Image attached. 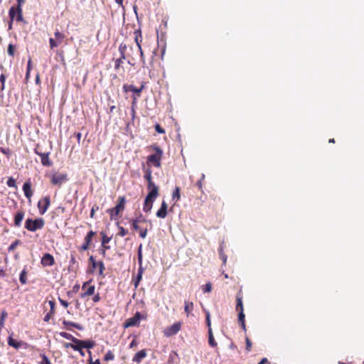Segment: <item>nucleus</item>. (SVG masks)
Here are the masks:
<instances>
[{
	"mask_svg": "<svg viewBox=\"0 0 364 364\" xmlns=\"http://www.w3.org/2000/svg\"><path fill=\"white\" fill-rule=\"evenodd\" d=\"M23 191L25 196L28 199H31L33 196V191L31 189V183L30 180L26 181L23 186Z\"/></svg>",
	"mask_w": 364,
	"mask_h": 364,
	"instance_id": "18",
	"label": "nucleus"
},
{
	"mask_svg": "<svg viewBox=\"0 0 364 364\" xmlns=\"http://www.w3.org/2000/svg\"><path fill=\"white\" fill-rule=\"evenodd\" d=\"M144 88V85H141V87L139 88L136 87L133 85H128V84H125L123 86V90L125 92H127L129 91L133 92L134 93L136 94L137 97H140L141 91L143 90Z\"/></svg>",
	"mask_w": 364,
	"mask_h": 364,
	"instance_id": "15",
	"label": "nucleus"
},
{
	"mask_svg": "<svg viewBox=\"0 0 364 364\" xmlns=\"http://www.w3.org/2000/svg\"><path fill=\"white\" fill-rule=\"evenodd\" d=\"M82 343H83L84 348H87V349L92 348L95 346V341H90V340H83Z\"/></svg>",
	"mask_w": 364,
	"mask_h": 364,
	"instance_id": "34",
	"label": "nucleus"
},
{
	"mask_svg": "<svg viewBox=\"0 0 364 364\" xmlns=\"http://www.w3.org/2000/svg\"><path fill=\"white\" fill-rule=\"evenodd\" d=\"M139 52L140 53V58H141V60L143 63V66H144L145 65V56H144V52H143V50L142 48H141V50H139Z\"/></svg>",
	"mask_w": 364,
	"mask_h": 364,
	"instance_id": "58",
	"label": "nucleus"
},
{
	"mask_svg": "<svg viewBox=\"0 0 364 364\" xmlns=\"http://www.w3.org/2000/svg\"><path fill=\"white\" fill-rule=\"evenodd\" d=\"M63 324L64 325V326L65 327V328L67 330H70V327H74L78 330H80L82 331L83 329V327L79 324V323H74V322H72V321H66V320H64L63 321Z\"/></svg>",
	"mask_w": 364,
	"mask_h": 364,
	"instance_id": "23",
	"label": "nucleus"
},
{
	"mask_svg": "<svg viewBox=\"0 0 364 364\" xmlns=\"http://www.w3.org/2000/svg\"><path fill=\"white\" fill-rule=\"evenodd\" d=\"M168 205L165 200H163L161 208L156 212V216L159 218H165L167 216Z\"/></svg>",
	"mask_w": 364,
	"mask_h": 364,
	"instance_id": "17",
	"label": "nucleus"
},
{
	"mask_svg": "<svg viewBox=\"0 0 364 364\" xmlns=\"http://www.w3.org/2000/svg\"><path fill=\"white\" fill-rule=\"evenodd\" d=\"M244 311H238V322L244 331H246Z\"/></svg>",
	"mask_w": 364,
	"mask_h": 364,
	"instance_id": "28",
	"label": "nucleus"
},
{
	"mask_svg": "<svg viewBox=\"0 0 364 364\" xmlns=\"http://www.w3.org/2000/svg\"><path fill=\"white\" fill-rule=\"evenodd\" d=\"M259 363V364H270L269 360L266 358H262Z\"/></svg>",
	"mask_w": 364,
	"mask_h": 364,
	"instance_id": "64",
	"label": "nucleus"
},
{
	"mask_svg": "<svg viewBox=\"0 0 364 364\" xmlns=\"http://www.w3.org/2000/svg\"><path fill=\"white\" fill-rule=\"evenodd\" d=\"M83 340H80L77 338L73 341V343H65L64 346L65 348H72L74 350H80L81 348H84L83 346Z\"/></svg>",
	"mask_w": 364,
	"mask_h": 364,
	"instance_id": "14",
	"label": "nucleus"
},
{
	"mask_svg": "<svg viewBox=\"0 0 364 364\" xmlns=\"http://www.w3.org/2000/svg\"><path fill=\"white\" fill-rule=\"evenodd\" d=\"M92 280L83 283L82 286V292L80 294L81 298H85L95 294V287L91 284Z\"/></svg>",
	"mask_w": 364,
	"mask_h": 364,
	"instance_id": "9",
	"label": "nucleus"
},
{
	"mask_svg": "<svg viewBox=\"0 0 364 364\" xmlns=\"http://www.w3.org/2000/svg\"><path fill=\"white\" fill-rule=\"evenodd\" d=\"M104 360L109 361L113 360L114 359V354L112 350H108L104 356Z\"/></svg>",
	"mask_w": 364,
	"mask_h": 364,
	"instance_id": "37",
	"label": "nucleus"
},
{
	"mask_svg": "<svg viewBox=\"0 0 364 364\" xmlns=\"http://www.w3.org/2000/svg\"><path fill=\"white\" fill-rule=\"evenodd\" d=\"M127 45L124 43H122L119 46V52L120 53V56L122 58H127L126 50H127Z\"/></svg>",
	"mask_w": 364,
	"mask_h": 364,
	"instance_id": "32",
	"label": "nucleus"
},
{
	"mask_svg": "<svg viewBox=\"0 0 364 364\" xmlns=\"http://www.w3.org/2000/svg\"><path fill=\"white\" fill-rule=\"evenodd\" d=\"M75 264H77V260L74 255H71L70 260V267H72Z\"/></svg>",
	"mask_w": 364,
	"mask_h": 364,
	"instance_id": "56",
	"label": "nucleus"
},
{
	"mask_svg": "<svg viewBox=\"0 0 364 364\" xmlns=\"http://www.w3.org/2000/svg\"><path fill=\"white\" fill-rule=\"evenodd\" d=\"M146 314L142 315L140 312L137 311L133 317H131L125 321V322L123 323V326L125 328L132 326H138L139 325L140 320H146Z\"/></svg>",
	"mask_w": 364,
	"mask_h": 364,
	"instance_id": "6",
	"label": "nucleus"
},
{
	"mask_svg": "<svg viewBox=\"0 0 364 364\" xmlns=\"http://www.w3.org/2000/svg\"><path fill=\"white\" fill-rule=\"evenodd\" d=\"M142 258H143V256H142V245L141 244L139 246V248H138V250H137V259H138L139 264L140 266L142 265Z\"/></svg>",
	"mask_w": 364,
	"mask_h": 364,
	"instance_id": "36",
	"label": "nucleus"
},
{
	"mask_svg": "<svg viewBox=\"0 0 364 364\" xmlns=\"http://www.w3.org/2000/svg\"><path fill=\"white\" fill-rule=\"evenodd\" d=\"M9 16L11 21H16L18 23H23L26 24L27 21L24 19L23 16L22 8H18L14 6H11L9 11Z\"/></svg>",
	"mask_w": 364,
	"mask_h": 364,
	"instance_id": "4",
	"label": "nucleus"
},
{
	"mask_svg": "<svg viewBox=\"0 0 364 364\" xmlns=\"http://www.w3.org/2000/svg\"><path fill=\"white\" fill-rule=\"evenodd\" d=\"M96 235V232L95 231H92V230H90L87 234V235L85 237V239H84V242L83 244L81 245V247H80V250H83V251H85L89 249L91 243H92V237Z\"/></svg>",
	"mask_w": 364,
	"mask_h": 364,
	"instance_id": "12",
	"label": "nucleus"
},
{
	"mask_svg": "<svg viewBox=\"0 0 364 364\" xmlns=\"http://www.w3.org/2000/svg\"><path fill=\"white\" fill-rule=\"evenodd\" d=\"M48 304H49L50 308L49 312H51V314H55V301H53V300L48 301Z\"/></svg>",
	"mask_w": 364,
	"mask_h": 364,
	"instance_id": "49",
	"label": "nucleus"
},
{
	"mask_svg": "<svg viewBox=\"0 0 364 364\" xmlns=\"http://www.w3.org/2000/svg\"><path fill=\"white\" fill-rule=\"evenodd\" d=\"M119 231L118 232V235H119L120 237H124L128 234V230H126L125 228H124L123 227L120 226L119 228Z\"/></svg>",
	"mask_w": 364,
	"mask_h": 364,
	"instance_id": "52",
	"label": "nucleus"
},
{
	"mask_svg": "<svg viewBox=\"0 0 364 364\" xmlns=\"http://www.w3.org/2000/svg\"><path fill=\"white\" fill-rule=\"evenodd\" d=\"M205 176L204 173H201L200 177L199 180L196 182V186L198 187V190L202 193H204L203 191V185H204V181H205Z\"/></svg>",
	"mask_w": 364,
	"mask_h": 364,
	"instance_id": "27",
	"label": "nucleus"
},
{
	"mask_svg": "<svg viewBox=\"0 0 364 364\" xmlns=\"http://www.w3.org/2000/svg\"><path fill=\"white\" fill-rule=\"evenodd\" d=\"M100 299H101V297H100L99 293L94 294V296L92 297V301L94 303L99 302L100 301Z\"/></svg>",
	"mask_w": 364,
	"mask_h": 364,
	"instance_id": "59",
	"label": "nucleus"
},
{
	"mask_svg": "<svg viewBox=\"0 0 364 364\" xmlns=\"http://www.w3.org/2000/svg\"><path fill=\"white\" fill-rule=\"evenodd\" d=\"M219 254H220V257L221 258V259L223 262V264H225L226 262H227V255H225L222 247H220Z\"/></svg>",
	"mask_w": 364,
	"mask_h": 364,
	"instance_id": "47",
	"label": "nucleus"
},
{
	"mask_svg": "<svg viewBox=\"0 0 364 364\" xmlns=\"http://www.w3.org/2000/svg\"><path fill=\"white\" fill-rule=\"evenodd\" d=\"M8 344L9 346L14 348L15 349H18L23 346V342L22 341H17L13 338L11 336H9Z\"/></svg>",
	"mask_w": 364,
	"mask_h": 364,
	"instance_id": "22",
	"label": "nucleus"
},
{
	"mask_svg": "<svg viewBox=\"0 0 364 364\" xmlns=\"http://www.w3.org/2000/svg\"><path fill=\"white\" fill-rule=\"evenodd\" d=\"M101 235H102V245H107L109 242V241L111 240V237H108L105 232H101Z\"/></svg>",
	"mask_w": 364,
	"mask_h": 364,
	"instance_id": "39",
	"label": "nucleus"
},
{
	"mask_svg": "<svg viewBox=\"0 0 364 364\" xmlns=\"http://www.w3.org/2000/svg\"><path fill=\"white\" fill-rule=\"evenodd\" d=\"M58 300L62 306H63L65 308H67L69 305V303L61 298H58Z\"/></svg>",
	"mask_w": 364,
	"mask_h": 364,
	"instance_id": "62",
	"label": "nucleus"
},
{
	"mask_svg": "<svg viewBox=\"0 0 364 364\" xmlns=\"http://www.w3.org/2000/svg\"><path fill=\"white\" fill-rule=\"evenodd\" d=\"M68 181V176L66 173L55 172L50 177V183L53 186L60 187L63 183Z\"/></svg>",
	"mask_w": 364,
	"mask_h": 364,
	"instance_id": "7",
	"label": "nucleus"
},
{
	"mask_svg": "<svg viewBox=\"0 0 364 364\" xmlns=\"http://www.w3.org/2000/svg\"><path fill=\"white\" fill-rule=\"evenodd\" d=\"M8 316V314L6 312V310H2L1 312V316H0V323L1 325H4L5 324V321H6V318H7Z\"/></svg>",
	"mask_w": 364,
	"mask_h": 364,
	"instance_id": "40",
	"label": "nucleus"
},
{
	"mask_svg": "<svg viewBox=\"0 0 364 364\" xmlns=\"http://www.w3.org/2000/svg\"><path fill=\"white\" fill-rule=\"evenodd\" d=\"M141 278H142V275L137 274V276H136V279H134V286H135V287H138L140 281L141 280Z\"/></svg>",
	"mask_w": 364,
	"mask_h": 364,
	"instance_id": "57",
	"label": "nucleus"
},
{
	"mask_svg": "<svg viewBox=\"0 0 364 364\" xmlns=\"http://www.w3.org/2000/svg\"><path fill=\"white\" fill-rule=\"evenodd\" d=\"M15 50H16V47L14 45H13L11 43L9 44L8 48H7V53L10 56L14 57V55L15 54Z\"/></svg>",
	"mask_w": 364,
	"mask_h": 364,
	"instance_id": "41",
	"label": "nucleus"
},
{
	"mask_svg": "<svg viewBox=\"0 0 364 364\" xmlns=\"http://www.w3.org/2000/svg\"><path fill=\"white\" fill-rule=\"evenodd\" d=\"M208 343L213 348L216 347L218 345L217 342L214 339L212 328L208 329Z\"/></svg>",
	"mask_w": 364,
	"mask_h": 364,
	"instance_id": "30",
	"label": "nucleus"
},
{
	"mask_svg": "<svg viewBox=\"0 0 364 364\" xmlns=\"http://www.w3.org/2000/svg\"><path fill=\"white\" fill-rule=\"evenodd\" d=\"M0 151L5 154L8 158L11 155V151L9 148L0 147Z\"/></svg>",
	"mask_w": 364,
	"mask_h": 364,
	"instance_id": "48",
	"label": "nucleus"
},
{
	"mask_svg": "<svg viewBox=\"0 0 364 364\" xmlns=\"http://www.w3.org/2000/svg\"><path fill=\"white\" fill-rule=\"evenodd\" d=\"M144 171V178L147 181V189L149 193L144 200L143 210L145 213L151 211L154 201L159 195V188L154 183L152 178V171L150 168H145L144 164L142 165Z\"/></svg>",
	"mask_w": 364,
	"mask_h": 364,
	"instance_id": "1",
	"label": "nucleus"
},
{
	"mask_svg": "<svg viewBox=\"0 0 364 364\" xmlns=\"http://www.w3.org/2000/svg\"><path fill=\"white\" fill-rule=\"evenodd\" d=\"M146 222V219L144 218V216L141 214L139 217H137L135 219H132L130 220V223H136V224H139L141 223Z\"/></svg>",
	"mask_w": 364,
	"mask_h": 364,
	"instance_id": "45",
	"label": "nucleus"
},
{
	"mask_svg": "<svg viewBox=\"0 0 364 364\" xmlns=\"http://www.w3.org/2000/svg\"><path fill=\"white\" fill-rule=\"evenodd\" d=\"M18 8H22L23 5L25 4L26 0H16Z\"/></svg>",
	"mask_w": 364,
	"mask_h": 364,
	"instance_id": "63",
	"label": "nucleus"
},
{
	"mask_svg": "<svg viewBox=\"0 0 364 364\" xmlns=\"http://www.w3.org/2000/svg\"><path fill=\"white\" fill-rule=\"evenodd\" d=\"M155 127V130L159 133V134H164L165 133V130L164 128H162L160 124H156V125L154 126Z\"/></svg>",
	"mask_w": 364,
	"mask_h": 364,
	"instance_id": "54",
	"label": "nucleus"
},
{
	"mask_svg": "<svg viewBox=\"0 0 364 364\" xmlns=\"http://www.w3.org/2000/svg\"><path fill=\"white\" fill-rule=\"evenodd\" d=\"M134 41L137 46L138 50H141V43L142 41V36H141V31L139 29H136L134 32Z\"/></svg>",
	"mask_w": 364,
	"mask_h": 364,
	"instance_id": "24",
	"label": "nucleus"
},
{
	"mask_svg": "<svg viewBox=\"0 0 364 364\" xmlns=\"http://www.w3.org/2000/svg\"><path fill=\"white\" fill-rule=\"evenodd\" d=\"M126 58H122L120 56L119 58L114 60V70H118L120 67L122 66V64L124 62V60Z\"/></svg>",
	"mask_w": 364,
	"mask_h": 364,
	"instance_id": "35",
	"label": "nucleus"
},
{
	"mask_svg": "<svg viewBox=\"0 0 364 364\" xmlns=\"http://www.w3.org/2000/svg\"><path fill=\"white\" fill-rule=\"evenodd\" d=\"M34 153L41 157V161L43 166L49 167L53 165V162L49 158L50 152H41L40 150V145L38 144H36L34 149Z\"/></svg>",
	"mask_w": 364,
	"mask_h": 364,
	"instance_id": "8",
	"label": "nucleus"
},
{
	"mask_svg": "<svg viewBox=\"0 0 364 364\" xmlns=\"http://www.w3.org/2000/svg\"><path fill=\"white\" fill-rule=\"evenodd\" d=\"M136 97H134L133 102H132V115L134 118L135 117L136 111L134 108V105L136 103Z\"/></svg>",
	"mask_w": 364,
	"mask_h": 364,
	"instance_id": "61",
	"label": "nucleus"
},
{
	"mask_svg": "<svg viewBox=\"0 0 364 364\" xmlns=\"http://www.w3.org/2000/svg\"><path fill=\"white\" fill-rule=\"evenodd\" d=\"M182 326V322L178 321L174 323L173 325L167 327L164 331V334L166 337H170L174 336L178 333V332L181 330Z\"/></svg>",
	"mask_w": 364,
	"mask_h": 364,
	"instance_id": "10",
	"label": "nucleus"
},
{
	"mask_svg": "<svg viewBox=\"0 0 364 364\" xmlns=\"http://www.w3.org/2000/svg\"><path fill=\"white\" fill-rule=\"evenodd\" d=\"M40 357L41 360L39 362V364H51L50 360L45 354H41Z\"/></svg>",
	"mask_w": 364,
	"mask_h": 364,
	"instance_id": "44",
	"label": "nucleus"
},
{
	"mask_svg": "<svg viewBox=\"0 0 364 364\" xmlns=\"http://www.w3.org/2000/svg\"><path fill=\"white\" fill-rule=\"evenodd\" d=\"M205 322L208 327V329H210V328H211V322H210V315L208 311H206V313H205Z\"/></svg>",
	"mask_w": 364,
	"mask_h": 364,
	"instance_id": "51",
	"label": "nucleus"
},
{
	"mask_svg": "<svg viewBox=\"0 0 364 364\" xmlns=\"http://www.w3.org/2000/svg\"><path fill=\"white\" fill-rule=\"evenodd\" d=\"M194 309V304L192 301H185L184 302V311L186 316H188Z\"/></svg>",
	"mask_w": 364,
	"mask_h": 364,
	"instance_id": "26",
	"label": "nucleus"
},
{
	"mask_svg": "<svg viewBox=\"0 0 364 364\" xmlns=\"http://www.w3.org/2000/svg\"><path fill=\"white\" fill-rule=\"evenodd\" d=\"M49 44L50 49H53L60 46L61 43H58V41L56 38H50Z\"/></svg>",
	"mask_w": 364,
	"mask_h": 364,
	"instance_id": "38",
	"label": "nucleus"
},
{
	"mask_svg": "<svg viewBox=\"0 0 364 364\" xmlns=\"http://www.w3.org/2000/svg\"><path fill=\"white\" fill-rule=\"evenodd\" d=\"M27 274H28V272L26 271V269H23L21 271V272L20 274V277H19L20 282L22 284H26L27 283Z\"/></svg>",
	"mask_w": 364,
	"mask_h": 364,
	"instance_id": "31",
	"label": "nucleus"
},
{
	"mask_svg": "<svg viewBox=\"0 0 364 364\" xmlns=\"http://www.w3.org/2000/svg\"><path fill=\"white\" fill-rule=\"evenodd\" d=\"M149 149L155 151L154 154L149 155L147 157L146 164L148 166H154L156 168H160L161 166V159L163 156L162 149L156 144L151 145Z\"/></svg>",
	"mask_w": 364,
	"mask_h": 364,
	"instance_id": "2",
	"label": "nucleus"
},
{
	"mask_svg": "<svg viewBox=\"0 0 364 364\" xmlns=\"http://www.w3.org/2000/svg\"><path fill=\"white\" fill-rule=\"evenodd\" d=\"M60 336L65 339L70 340L72 342L75 338L73 335L67 332H60Z\"/></svg>",
	"mask_w": 364,
	"mask_h": 364,
	"instance_id": "43",
	"label": "nucleus"
},
{
	"mask_svg": "<svg viewBox=\"0 0 364 364\" xmlns=\"http://www.w3.org/2000/svg\"><path fill=\"white\" fill-rule=\"evenodd\" d=\"M41 262L43 267H50L55 264V259L53 255L46 253L42 257Z\"/></svg>",
	"mask_w": 364,
	"mask_h": 364,
	"instance_id": "16",
	"label": "nucleus"
},
{
	"mask_svg": "<svg viewBox=\"0 0 364 364\" xmlns=\"http://www.w3.org/2000/svg\"><path fill=\"white\" fill-rule=\"evenodd\" d=\"M203 290L204 292H210L211 290H212V284H211V283L210 282L207 283L204 286Z\"/></svg>",
	"mask_w": 364,
	"mask_h": 364,
	"instance_id": "53",
	"label": "nucleus"
},
{
	"mask_svg": "<svg viewBox=\"0 0 364 364\" xmlns=\"http://www.w3.org/2000/svg\"><path fill=\"white\" fill-rule=\"evenodd\" d=\"M54 315V314H51V312H48L45 316H44V321L46 322H48L51 318V316H53Z\"/></svg>",
	"mask_w": 364,
	"mask_h": 364,
	"instance_id": "60",
	"label": "nucleus"
},
{
	"mask_svg": "<svg viewBox=\"0 0 364 364\" xmlns=\"http://www.w3.org/2000/svg\"><path fill=\"white\" fill-rule=\"evenodd\" d=\"M54 36H55V38L57 39V41H58V43H62L64 38H65V36L60 32V31L58 30H56L54 33Z\"/></svg>",
	"mask_w": 364,
	"mask_h": 364,
	"instance_id": "33",
	"label": "nucleus"
},
{
	"mask_svg": "<svg viewBox=\"0 0 364 364\" xmlns=\"http://www.w3.org/2000/svg\"><path fill=\"white\" fill-rule=\"evenodd\" d=\"M0 82L1 83V90H4L5 88V82H6V75L4 73H2L0 75Z\"/></svg>",
	"mask_w": 364,
	"mask_h": 364,
	"instance_id": "50",
	"label": "nucleus"
},
{
	"mask_svg": "<svg viewBox=\"0 0 364 364\" xmlns=\"http://www.w3.org/2000/svg\"><path fill=\"white\" fill-rule=\"evenodd\" d=\"M181 188L176 186L173 191L171 199L175 203L178 202L181 199Z\"/></svg>",
	"mask_w": 364,
	"mask_h": 364,
	"instance_id": "29",
	"label": "nucleus"
},
{
	"mask_svg": "<svg viewBox=\"0 0 364 364\" xmlns=\"http://www.w3.org/2000/svg\"><path fill=\"white\" fill-rule=\"evenodd\" d=\"M6 184L9 187L16 188V180L12 177L9 178V179L7 180Z\"/></svg>",
	"mask_w": 364,
	"mask_h": 364,
	"instance_id": "46",
	"label": "nucleus"
},
{
	"mask_svg": "<svg viewBox=\"0 0 364 364\" xmlns=\"http://www.w3.org/2000/svg\"><path fill=\"white\" fill-rule=\"evenodd\" d=\"M21 240H16L12 244L10 245V246L8 248L9 252H13L18 245L21 244Z\"/></svg>",
	"mask_w": 364,
	"mask_h": 364,
	"instance_id": "42",
	"label": "nucleus"
},
{
	"mask_svg": "<svg viewBox=\"0 0 364 364\" xmlns=\"http://www.w3.org/2000/svg\"><path fill=\"white\" fill-rule=\"evenodd\" d=\"M89 261L90 264H92V268H96V267H98L99 269V275L102 277H104V271H105V265L102 261L96 262L93 256H90L89 257Z\"/></svg>",
	"mask_w": 364,
	"mask_h": 364,
	"instance_id": "13",
	"label": "nucleus"
},
{
	"mask_svg": "<svg viewBox=\"0 0 364 364\" xmlns=\"http://www.w3.org/2000/svg\"><path fill=\"white\" fill-rule=\"evenodd\" d=\"M236 307L235 309L237 311H244L243 309V303H242V296L241 294V291H240L236 296Z\"/></svg>",
	"mask_w": 364,
	"mask_h": 364,
	"instance_id": "25",
	"label": "nucleus"
},
{
	"mask_svg": "<svg viewBox=\"0 0 364 364\" xmlns=\"http://www.w3.org/2000/svg\"><path fill=\"white\" fill-rule=\"evenodd\" d=\"M45 221L43 218H39L33 220L32 218H28L25 222V228L30 232H35L38 230H41L44 227Z\"/></svg>",
	"mask_w": 364,
	"mask_h": 364,
	"instance_id": "3",
	"label": "nucleus"
},
{
	"mask_svg": "<svg viewBox=\"0 0 364 364\" xmlns=\"http://www.w3.org/2000/svg\"><path fill=\"white\" fill-rule=\"evenodd\" d=\"M245 343H246V350L247 351H250L251 350V348H252V343H251L250 338H246Z\"/></svg>",
	"mask_w": 364,
	"mask_h": 364,
	"instance_id": "55",
	"label": "nucleus"
},
{
	"mask_svg": "<svg viewBox=\"0 0 364 364\" xmlns=\"http://www.w3.org/2000/svg\"><path fill=\"white\" fill-rule=\"evenodd\" d=\"M25 213L23 210H18L14 215V225L19 228L21 225L22 220L24 218Z\"/></svg>",
	"mask_w": 364,
	"mask_h": 364,
	"instance_id": "19",
	"label": "nucleus"
},
{
	"mask_svg": "<svg viewBox=\"0 0 364 364\" xmlns=\"http://www.w3.org/2000/svg\"><path fill=\"white\" fill-rule=\"evenodd\" d=\"M126 198L125 196H119L118 203L115 207L109 208L107 212L109 213L111 219H116L119 213L122 212L125 208Z\"/></svg>",
	"mask_w": 364,
	"mask_h": 364,
	"instance_id": "5",
	"label": "nucleus"
},
{
	"mask_svg": "<svg viewBox=\"0 0 364 364\" xmlns=\"http://www.w3.org/2000/svg\"><path fill=\"white\" fill-rule=\"evenodd\" d=\"M50 205V196H44L38 202V208L41 215H43L48 209Z\"/></svg>",
	"mask_w": 364,
	"mask_h": 364,
	"instance_id": "11",
	"label": "nucleus"
},
{
	"mask_svg": "<svg viewBox=\"0 0 364 364\" xmlns=\"http://www.w3.org/2000/svg\"><path fill=\"white\" fill-rule=\"evenodd\" d=\"M146 350L145 349L141 350L134 355L132 361L136 363H140L141 360L146 357Z\"/></svg>",
	"mask_w": 364,
	"mask_h": 364,
	"instance_id": "20",
	"label": "nucleus"
},
{
	"mask_svg": "<svg viewBox=\"0 0 364 364\" xmlns=\"http://www.w3.org/2000/svg\"><path fill=\"white\" fill-rule=\"evenodd\" d=\"M131 225H132V228L134 230L139 232V236L141 238H145L146 237V235H147V228H140L139 224H136V223H132Z\"/></svg>",
	"mask_w": 364,
	"mask_h": 364,
	"instance_id": "21",
	"label": "nucleus"
}]
</instances>
